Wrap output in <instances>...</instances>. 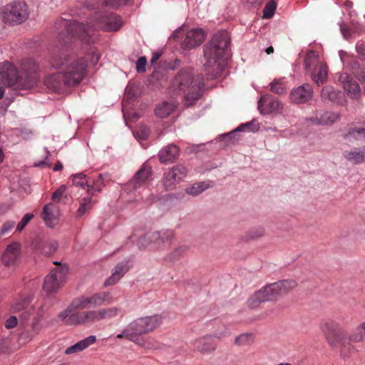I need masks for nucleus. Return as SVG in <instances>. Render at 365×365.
<instances>
[{"label": "nucleus", "instance_id": "obj_1", "mask_svg": "<svg viewBox=\"0 0 365 365\" xmlns=\"http://www.w3.org/2000/svg\"><path fill=\"white\" fill-rule=\"evenodd\" d=\"M56 28L59 31V44L52 51L49 63L58 71L47 76L44 83L49 90L60 93L67 88L78 85L88 74V60L90 64L95 66L99 61L100 56L95 51L84 56L68 53L67 48L69 43L73 39H81L68 35L66 29Z\"/></svg>", "mask_w": 365, "mask_h": 365}, {"label": "nucleus", "instance_id": "obj_2", "mask_svg": "<svg viewBox=\"0 0 365 365\" xmlns=\"http://www.w3.org/2000/svg\"><path fill=\"white\" fill-rule=\"evenodd\" d=\"M114 302L110 292L103 291L91 295H81L74 298L71 304L58 314L61 322L67 326H79L116 317L122 309L109 307L98 309L84 310L91 307L109 305Z\"/></svg>", "mask_w": 365, "mask_h": 365}, {"label": "nucleus", "instance_id": "obj_3", "mask_svg": "<svg viewBox=\"0 0 365 365\" xmlns=\"http://www.w3.org/2000/svg\"><path fill=\"white\" fill-rule=\"evenodd\" d=\"M114 302L110 292L103 291L91 295H81L74 298L71 304L58 314L61 322L67 326H79L116 317L122 309L109 307L98 309L84 310L91 307L109 305Z\"/></svg>", "mask_w": 365, "mask_h": 365}, {"label": "nucleus", "instance_id": "obj_4", "mask_svg": "<svg viewBox=\"0 0 365 365\" xmlns=\"http://www.w3.org/2000/svg\"><path fill=\"white\" fill-rule=\"evenodd\" d=\"M38 66L31 58L24 60L21 72L9 61L0 64V78L4 85L16 90L29 89L37 81Z\"/></svg>", "mask_w": 365, "mask_h": 365}, {"label": "nucleus", "instance_id": "obj_5", "mask_svg": "<svg viewBox=\"0 0 365 365\" xmlns=\"http://www.w3.org/2000/svg\"><path fill=\"white\" fill-rule=\"evenodd\" d=\"M123 24L120 16L116 14H105L98 19L95 25H84L76 21L60 19L55 24L56 27L66 29L68 35L76 36L86 43L91 41V33L95 29H101L105 31H115L119 30Z\"/></svg>", "mask_w": 365, "mask_h": 365}, {"label": "nucleus", "instance_id": "obj_6", "mask_svg": "<svg viewBox=\"0 0 365 365\" xmlns=\"http://www.w3.org/2000/svg\"><path fill=\"white\" fill-rule=\"evenodd\" d=\"M204 87L202 74L194 75L191 68L181 69L171 81L170 89L173 93L184 95L185 105L191 106L197 100Z\"/></svg>", "mask_w": 365, "mask_h": 365}, {"label": "nucleus", "instance_id": "obj_7", "mask_svg": "<svg viewBox=\"0 0 365 365\" xmlns=\"http://www.w3.org/2000/svg\"><path fill=\"white\" fill-rule=\"evenodd\" d=\"M297 286L293 279H284L264 286L255 292L247 300V306L250 309H255L261 303L272 301L277 297L286 294Z\"/></svg>", "mask_w": 365, "mask_h": 365}, {"label": "nucleus", "instance_id": "obj_8", "mask_svg": "<svg viewBox=\"0 0 365 365\" xmlns=\"http://www.w3.org/2000/svg\"><path fill=\"white\" fill-rule=\"evenodd\" d=\"M230 39L225 31L215 34L212 39L204 46V56L207 60L206 67H212L220 61H226L229 58Z\"/></svg>", "mask_w": 365, "mask_h": 365}, {"label": "nucleus", "instance_id": "obj_9", "mask_svg": "<svg viewBox=\"0 0 365 365\" xmlns=\"http://www.w3.org/2000/svg\"><path fill=\"white\" fill-rule=\"evenodd\" d=\"M161 322L162 317L158 314L138 318L130 323L120 334L116 336V338H125L136 344H140L138 335L153 331L160 325Z\"/></svg>", "mask_w": 365, "mask_h": 365}, {"label": "nucleus", "instance_id": "obj_10", "mask_svg": "<svg viewBox=\"0 0 365 365\" xmlns=\"http://www.w3.org/2000/svg\"><path fill=\"white\" fill-rule=\"evenodd\" d=\"M151 180V168L144 164L129 181L128 185V191L133 193L136 192L139 195L142 194V192H148L147 186Z\"/></svg>", "mask_w": 365, "mask_h": 365}, {"label": "nucleus", "instance_id": "obj_11", "mask_svg": "<svg viewBox=\"0 0 365 365\" xmlns=\"http://www.w3.org/2000/svg\"><path fill=\"white\" fill-rule=\"evenodd\" d=\"M2 19L5 23L21 24L28 16L26 5L24 2H14L9 4L1 10Z\"/></svg>", "mask_w": 365, "mask_h": 365}, {"label": "nucleus", "instance_id": "obj_12", "mask_svg": "<svg viewBox=\"0 0 365 365\" xmlns=\"http://www.w3.org/2000/svg\"><path fill=\"white\" fill-rule=\"evenodd\" d=\"M54 264H58V267L46 277L43 283V289L48 293L55 292L66 281L68 272V267L66 264H61L57 262Z\"/></svg>", "mask_w": 365, "mask_h": 365}, {"label": "nucleus", "instance_id": "obj_13", "mask_svg": "<svg viewBox=\"0 0 365 365\" xmlns=\"http://www.w3.org/2000/svg\"><path fill=\"white\" fill-rule=\"evenodd\" d=\"M174 238V232L171 230H163L160 232H153L146 234L138 239V245L140 247H145L153 242L157 247H161L171 242Z\"/></svg>", "mask_w": 365, "mask_h": 365}, {"label": "nucleus", "instance_id": "obj_14", "mask_svg": "<svg viewBox=\"0 0 365 365\" xmlns=\"http://www.w3.org/2000/svg\"><path fill=\"white\" fill-rule=\"evenodd\" d=\"M187 169L182 165H177L164 173L163 185L167 190L175 189L176 185L187 176Z\"/></svg>", "mask_w": 365, "mask_h": 365}, {"label": "nucleus", "instance_id": "obj_15", "mask_svg": "<svg viewBox=\"0 0 365 365\" xmlns=\"http://www.w3.org/2000/svg\"><path fill=\"white\" fill-rule=\"evenodd\" d=\"M32 300V297L30 294H24L16 299L11 306V310L13 312H23L21 315V320L27 322L31 315L33 314L34 308L31 307L28 308L29 304Z\"/></svg>", "mask_w": 365, "mask_h": 365}, {"label": "nucleus", "instance_id": "obj_16", "mask_svg": "<svg viewBox=\"0 0 365 365\" xmlns=\"http://www.w3.org/2000/svg\"><path fill=\"white\" fill-rule=\"evenodd\" d=\"M257 108L261 114L268 115L272 113L280 112L283 108V106L277 98L270 94H266L258 101Z\"/></svg>", "mask_w": 365, "mask_h": 365}, {"label": "nucleus", "instance_id": "obj_17", "mask_svg": "<svg viewBox=\"0 0 365 365\" xmlns=\"http://www.w3.org/2000/svg\"><path fill=\"white\" fill-rule=\"evenodd\" d=\"M21 258V245L19 242L9 244L1 255L2 263L8 267H16Z\"/></svg>", "mask_w": 365, "mask_h": 365}, {"label": "nucleus", "instance_id": "obj_18", "mask_svg": "<svg viewBox=\"0 0 365 365\" xmlns=\"http://www.w3.org/2000/svg\"><path fill=\"white\" fill-rule=\"evenodd\" d=\"M193 350L202 354H209L215 351L217 347L215 339L212 335H206L191 341Z\"/></svg>", "mask_w": 365, "mask_h": 365}, {"label": "nucleus", "instance_id": "obj_19", "mask_svg": "<svg viewBox=\"0 0 365 365\" xmlns=\"http://www.w3.org/2000/svg\"><path fill=\"white\" fill-rule=\"evenodd\" d=\"M313 88L310 84L304 83L297 88H293L289 94L290 100L296 104L308 102L313 97Z\"/></svg>", "mask_w": 365, "mask_h": 365}, {"label": "nucleus", "instance_id": "obj_20", "mask_svg": "<svg viewBox=\"0 0 365 365\" xmlns=\"http://www.w3.org/2000/svg\"><path fill=\"white\" fill-rule=\"evenodd\" d=\"M338 81L342 85L349 97L352 99H358L361 96V88L356 81L351 78L347 73H339Z\"/></svg>", "mask_w": 365, "mask_h": 365}, {"label": "nucleus", "instance_id": "obj_21", "mask_svg": "<svg viewBox=\"0 0 365 365\" xmlns=\"http://www.w3.org/2000/svg\"><path fill=\"white\" fill-rule=\"evenodd\" d=\"M205 38V32L202 29H195L187 33L182 43V47L190 50L200 45Z\"/></svg>", "mask_w": 365, "mask_h": 365}, {"label": "nucleus", "instance_id": "obj_22", "mask_svg": "<svg viewBox=\"0 0 365 365\" xmlns=\"http://www.w3.org/2000/svg\"><path fill=\"white\" fill-rule=\"evenodd\" d=\"M43 316V309H38L32 319L30 330L22 331L21 333V337L26 340H31L34 336L37 335L43 328V324L41 323Z\"/></svg>", "mask_w": 365, "mask_h": 365}, {"label": "nucleus", "instance_id": "obj_23", "mask_svg": "<svg viewBox=\"0 0 365 365\" xmlns=\"http://www.w3.org/2000/svg\"><path fill=\"white\" fill-rule=\"evenodd\" d=\"M320 327L327 339L331 342L338 339L342 334V329L339 324L333 320H325L320 324Z\"/></svg>", "mask_w": 365, "mask_h": 365}, {"label": "nucleus", "instance_id": "obj_24", "mask_svg": "<svg viewBox=\"0 0 365 365\" xmlns=\"http://www.w3.org/2000/svg\"><path fill=\"white\" fill-rule=\"evenodd\" d=\"M339 119V115L333 112L317 111L314 116L309 118L311 123L315 125H329Z\"/></svg>", "mask_w": 365, "mask_h": 365}, {"label": "nucleus", "instance_id": "obj_25", "mask_svg": "<svg viewBox=\"0 0 365 365\" xmlns=\"http://www.w3.org/2000/svg\"><path fill=\"white\" fill-rule=\"evenodd\" d=\"M42 215L46 225L49 227H53L58 222V210L53 203H48L43 207Z\"/></svg>", "mask_w": 365, "mask_h": 365}, {"label": "nucleus", "instance_id": "obj_26", "mask_svg": "<svg viewBox=\"0 0 365 365\" xmlns=\"http://www.w3.org/2000/svg\"><path fill=\"white\" fill-rule=\"evenodd\" d=\"M179 148L177 145L170 144L162 148L158 153V157L161 163L172 162L178 158Z\"/></svg>", "mask_w": 365, "mask_h": 365}, {"label": "nucleus", "instance_id": "obj_27", "mask_svg": "<svg viewBox=\"0 0 365 365\" xmlns=\"http://www.w3.org/2000/svg\"><path fill=\"white\" fill-rule=\"evenodd\" d=\"M96 341V336L91 335V336L86 337L83 339L78 341L77 343L74 344L73 345L68 346L65 350V354H72L82 351L84 349H86V348H88L89 346L93 344Z\"/></svg>", "mask_w": 365, "mask_h": 365}, {"label": "nucleus", "instance_id": "obj_28", "mask_svg": "<svg viewBox=\"0 0 365 365\" xmlns=\"http://www.w3.org/2000/svg\"><path fill=\"white\" fill-rule=\"evenodd\" d=\"M343 156L353 164L363 163L365 162V148H354L350 150L344 151Z\"/></svg>", "mask_w": 365, "mask_h": 365}, {"label": "nucleus", "instance_id": "obj_29", "mask_svg": "<svg viewBox=\"0 0 365 365\" xmlns=\"http://www.w3.org/2000/svg\"><path fill=\"white\" fill-rule=\"evenodd\" d=\"M128 270V267L125 262H122L118 263L115 267L111 276L105 281L104 285L108 287L115 284L127 272Z\"/></svg>", "mask_w": 365, "mask_h": 365}, {"label": "nucleus", "instance_id": "obj_30", "mask_svg": "<svg viewBox=\"0 0 365 365\" xmlns=\"http://www.w3.org/2000/svg\"><path fill=\"white\" fill-rule=\"evenodd\" d=\"M328 68L325 63H319V66L314 68L310 73L313 81L318 86L324 83L327 78Z\"/></svg>", "mask_w": 365, "mask_h": 365}, {"label": "nucleus", "instance_id": "obj_31", "mask_svg": "<svg viewBox=\"0 0 365 365\" xmlns=\"http://www.w3.org/2000/svg\"><path fill=\"white\" fill-rule=\"evenodd\" d=\"M304 61L305 70L310 73L319 66V63H324L319 61L318 53L314 50H309L307 52Z\"/></svg>", "mask_w": 365, "mask_h": 365}, {"label": "nucleus", "instance_id": "obj_32", "mask_svg": "<svg viewBox=\"0 0 365 365\" xmlns=\"http://www.w3.org/2000/svg\"><path fill=\"white\" fill-rule=\"evenodd\" d=\"M321 97L324 102H337L341 98V93L331 86H327L322 88Z\"/></svg>", "mask_w": 365, "mask_h": 365}, {"label": "nucleus", "instance_id": "obj_33", "mask_svg": "<svg viewBox=\"0 0 365 365\" xmlns=\"http://www.w3.org/2000/svg\"><path fill=\"white\" fill-rule=\"evenodd\" d=\"M259 124L255 120H252L250 122H247L246 123H243L240 125L239 127H237L235 130H232V132L225 134L223 135L224 139H230L231 140L232 138L234 136L235 133L240 132V131H252L255 132L259 130Z\"/></svg>", "mask_w": 365, "mask_h": 365}, {"label": "nucleus", "instance_id": "obj_34", "mask_svg": "<svg viewBox=\"0 0 365 365\" xmlns=\"http://www.w3.org/2000/svg\"><path fill=\"white\" fill-rule=\"evenodd\" d=\"M210 187L211 182L210 180L198 182L192 184L191 186L186 187L185 192L189 195L197 196Z\"/></svg>", "mask_w": 365, "mask_h": 365}, {"label": "nucleus", "instance_id": "obj_35", "mask_svg": "<svg viewBox=\"0 0 365 365\" xmlns=\"http://www.w3.org/2000/svg\"><path fill=\"white\" fill-rule=\"evenodd\" d=\"M175 107L173 103L163 102L156 107L155 113L160 118H166L174 110Z\"/></svg>", "mask_w": 365, "mask_h": 365}, {"label": "nucleus", "instance_id": "obj_36", "mask_svg": "<svg viewBox=\"0 0 365 365\" xmlns=\"http://www.w3.org/2000/svg\"><path fill=\"white\" fill-rule=\"evenodd\" d=\"M345 138H354L356 140L365 139V124L359 126H352L349 128L345 134Z\"/></svg>", "mask_w": 365, "mask_h": 365}, {"label": "nucleus", "instance_id": "obj_37", "mask_svg": "<svg viewBox=\"0 0 365 365\" xmlns=\"http://www.w3.org/2000/svg\"><path fill=\"white\" fill-rule=\"evenodd\" d=\"M108 175H107L99 174L98 178L93 181V185H88V192L91 195H94L96 192H101L103 187L105 185L104 181L108 180Z\"/></svg>", "mask_w": 365, "mask_h": 365}, {"label": "nucleus", "instance_id": "obj_38", "mask_svg": "<svg viewBox=\"0 0 365 365\" xmlns=\"http://www.w3.org/2000/svg\"><path fill=\"white\" fill-rule=\"evenodd\" d=\"M94 204L91 197H84L82 199L80 206L77 210V216L82 217L85 215L88 210L91 209Z\"/></svg>", "mask_w": 365, "mask_h": 365}, {"label": "nucleus", "instance_id": "obj_39", "mask_svg": "<svg viewBox=\"0 0 365 365\" xmlns=\"http://www.w3.org/2000/svg\"><path fill=\"white\" fill-rule=\"evenodd\" d=\"M139 344L149 349H162L165 346L163 344L153 338H148L145 341L140 339V344Z\"/></svg>", "mask_w": 365, "mask_h": 365}, {"label": "nucleus", "instance_id": "obj_40", "mask_svg": "<svg viewBox=\"0 0 365 365\" xmlns=\"http://www.w3.org/2000/svg\"><path fill=\"white\" fill-rule=\"evenodd\" d=\"M270 91L272 93H277L278 95H282L286 93V87L284 82L280 79H274L269 84Z\"/></svg>", "mask_w": 365, "mask_h": 365}, {"label": "nucleus", "instance_id": "obj_41", "mask_svg": "<svg viewBox=\"0 0 365 365\" xmlns=\"http://www.w3.org/2000/svg\"><path fill=\"white\" fill-rule=\"evenodd\" d=\"M73 184L75 186L82 187L83 189H88V180L84 173H80L73 175Z\"/></svg>", "mask_w": 365, "mask_h": 365}, {"label": "nucleus", "instance_id": "obj_42", "mask_svg": "<svg viewBox=\"0 0 365 365\" xmlns=\"http://www.w3.org/2000/svg\"><path fill=\"white\" fill-rule=\"evenodd\" d=\"M252 342V335L249 333H244L235 338V343L237 346L249 345Z\"/></svg>", "mask_w": 365, "mask_h": 365}, {"label": "nucleus", "instance_id": "obj_43", "mask_svg": "<svg viewBox=\"0 0 365 365\" xmlns=\"http://www.w3.org/2000/svg\"><path fill=\"white\" fill-rule=\"evenodd\" d=\"M58 247V243L56 241L46 242L43 244L41 253L44 255L49 256L54 253Z\"/></svg>", "mask_w": 365, "mask_h": 365}, {"label": "nucleus", "instance_id": "obj_44", "mask_svg": "<svg viewBox=\"0 0 365 365\" xmlns=\"http://www.w3.org/2000/svg\"><path fill=\"white\" fill-rule=\"evenodd\" d=\"M264 234V230L262 227H255L247 232V239L254 240L263 236Z\"/></svg>", "mask_w": 365, "mask_h": 365}, {"label": "nucleus", "instance_id": "obj_45", "mask_svg": "<svg viewBox=\"0 0 365 365\" xmlns=\"http://www.w3.org/2000/svg\"><path fill=\"white\" fill-rule=\"evenodd\" d=\"M276 9V4L274 1H269L263 9L264 16L267 19L271 18L274 13Z\"/></svg>", "mask_w": 365, "mask_h": 365}, {"label": "nucleus", "instance_id": "obj_46", "mask_svg": "<svg viewBox=\"0 0 365 365\" xmlns=\"http://www.w3.org/2000/svg\"><path fill=\"white\" fill-rule=\"evenodd\" d=\"M34 217L31 213L26 214L21 222L16 226V231L20 232L26 227V225L30 222V220Z\"/></svg>", "mask_w": 365, "mask_h": 365}, {"label": "nucleus", "instance_id": "obj_47", "mask_svg": "<svg viewBox=\"0 0 365 365\" xmlns=\"http://www.w3.org/2000/svg\"><path fill=\"white\" fill-rule=\"evenodd\" d=\"M147 59L145 56L140 57L136 62V71L138 73H143L145 71Z\"/></svg>", "mask_w": 365, "mask_h": 365}, {"label": "nucleus", "instance_id": "obj_48", "mask_svg": "<svg viewBox=\"0 0 365 365\" xmlns=\"http://www.w3.org/2000/svg\"><path fill=\"white\" fill-rule=\"evenodd\" d=\"M132 0H104V4L110 7H118L121 4L130 2Z\"/></svg>", "mask_w": 365, "mask_h": 365}, {"label": "nucleus", "instance_id": "obj_49", "mask_svg": "<svg viewBox=\"0 0 365 365\" xmlns=\"http://www.w3.org/2000/svg\"><path fill=\"white\" fill-rule=\"evenodd\" d=\"M16 225V222L14 221H7L6 222L1 230H0V235H4L6 234H7L9 231H11L15 226Z\"/></svg>", "mask_w": 365, "mask_h": 365}, {"label": "nucleus", "instance_id": "obj_50", "mask_svg": "<svg viewBox=\"0 0 365 365\" xmlns=\"http://www.w3.org/2000/svg\"><path fill=\"white\" fill-rule=\"evenodd\" d=\"M149 130L145 128H141L135 132V136L141 140H145L148 137Z\"/></svg>", "mask_w": 365, "mask_h": 365}, {"label": "nucleus", "instance_id": "obj_51", "mask_svg": "<svg viewBox=\"0 0 365 365\" xmlns=\"http://www.w3.org/2000/svg\"><path fill=\"white\" fill-rule=\"evenodd\" d=\"M185 249L183 247H179L175 249L173 252H172L169 256L168 259L170 261L175 260L180 257L184 253Z\"/></svg>", "mask_w": 365, "mask_h": 365}, {"label": "nucleus", "instance_id": "obj_52", "mask_svg": "<svg viewBox=\"0 0 365 365\" xmlns=\"http://www.w3.org/2000/svg\"><path fill=\"white\" fill-rule=\"evenodd\" d=\"M66 190V187L65 185L60 186L58 189H57L54 192H53L52 199L53 200H58L62 197Z\"/></svg>", "mask_w": 365, "mask_h": 365}, {"label": "nucleus", "instance_id": "obj_53", "mask_svg": "<svg viewBox=\"0 0 365 365\" xmlns=\"http://www.w3.org/2000/svg\"><path fill=\"white\" fill-rule=\"evenodd\" d=\"M186 353V349L185 346L182 344H179L174 347L173 349V356L184 355Z\"/></svg>", "mask_w": 365, "mask_h": 365}, {"label": "nucleus", "instance_id": "obj_54", "mask_svg": "<svg viewBox=\"0 0 365 365\" xmlns=\"http://www.w3.org/2000/svg\"><path fill=\"white\" fill-rule=\"evenodd\" d=\"M17 318L14 316L10 317L5 322V327L8 329H13L17 325Z\"/></svg>", "mask_w": 365, "mask_h": 365}, {"label": "nucleus", "instance_id": "obj_55", "mask_svg": "<svg viewBox=\"0 0 365 365\" xmlns=\"http://www.w3.org/2000/svg\"><path fill=\"white\" fill-rule=\"evenodd\" d=\"M356 49L359 57L361 60H365V46L363 43H357L356 45Z\"/></svg>", "mask_w": 365, "mask_h": 365}, {"label": "nucleus", "instance_id": "obj_56", "mask_svg": "<svg viewBox=\"0 0 365 365\" xmlns=\"http://www.w3.org/2000/svg\"><path fill=\"white\" fill-rule=\"evenodd\" d=\"M339 55L344 65L347 63L349 59H352V57L349 56V54L344 51H339Z\"/></svg>", "mask_w": 365, "mask_h": 365}, {"label": "nucleus", "instance_id": "obj_57", "mask_svg": "<svg viewBox=\"0 0 365 365\" xmlns=\"http://www.w3.org/2000/svg\"><path fill=\"white\" fill-rule=\"evenodd\" d=\"M340 30L344 36V38L346 40L350 39L351 34L348 28H346L344 24L340 25Z\"/></svg>", "mask_w": 365, "mask_h": 365}, {"label": "nucleus", "instance_id": "obj_58", "mask_svg": "<svg viewBox=\"0 0 365 365\" xmlns=\"http://www.w3.org/2000/svg\"><path fill=\"white\" fill-rule=\"evenodd\" d=\"M160 57V54L158 53H154L153 54L152 58H151V63H154L157 60H158Z\"/></svg>", "mask_w": 365, "mask_h": 365}, {"label": "nucleus", "instance_id": "obj_59", "mask_svg": "<svg viewBox=\"0 0 365 365\" xmlns=\"http://www.w3.org/2000/svg\"><path fill=\"white\" fill-rule=\"evenodd\" d=\"M62 168H63L62 164L60 163H58L55 164V165L53 167V170L58 171V170H61Z\"/></svg>", "mask_w": 365, "mask_h": 365}, {"label": "nucleus", "instance_id": "obj_60", "mask_svg": "<svg viewBox=\"0 0 365 365\" xmlns=\"http://www.w3.org/2000/svg\"><path fill=\"white\" fill-rule=\"evenodd\" d=\"M352 6H353V4L351 1H346L345 2V7L346 8V9H350L352 8Z\"/></svg>", "mask_w": 365, "mask_h": 365}, {"label": "nucleus", "instance_id": "obj_61", "mask_svg": "<svg viewBox=\"0 0 365 365\" xmlns=\"http://www.w3.org/2000/svg\"><path fill=\"white\" fill-rule=\"evenodd\" d=\"M4 87L1 86V83L0 82V99L4 96Z\"/></svg>", "mask_w": 365, "mask_h": 365}, {"label": "nucleus", "instance_id": "obj_62", "mask_svg": "<svg viewBox=\"0 0 365 365\" xmlns=\"http://www.w3.org/2000/svg\"><path fill=\"white\" fill-rule=\"evenodd\" d=\"M154 200L155 197L153 195H150L146 200V201L148 202V203H151L153 201H154Z\"/></svg>", "mask_w": 365, "mask_h": 365}, {"label": "nucleus", "instance_id": "obj_63", "mask_svg": "<svg viewBox=\"0 0 365 365\" xmlns=\"http://www.w3.org/2000/svg\"><path fill=\"white\" fill-rule=\"evenodd\" d=\"M266 52L267 54H270L274 52V48L272 46H269L266 49Z\"/></svg>", "mask_w": 365, "mask_h": 365}, {"label": "nucleus", "instance_id": "obj_64", "mask_svg": "<svg viewBox=\"0 0 365 365\" xmlns=\"http://www.w3.org/2000/svg\"><path fill=\"white\" fill-rule=\"evenodd\" d=\"M277 365H293V364L288 363V362H282V363H279Z\"/></svg>", "mask_w": 365, "mask_h": 365}]
</instances>
